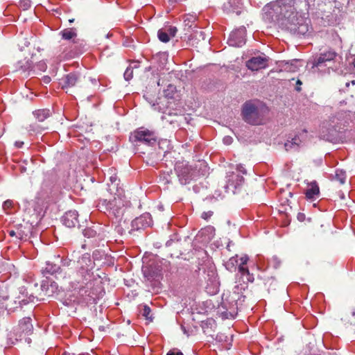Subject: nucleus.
<instances>
[{
  "mask_svg": "<svg viewBox=\"0 0 355 355\" xmlns=\"http://www.w3.org/2000/svg\"><path fill=\"white\" fill-rule=\"evenodd\" d=\"M62 38L64 40H71L76 36V33L71 28H66L60 32Z\"/></svg>",
  "mask_w": 355,
  "mask_h": 355,
  "instance_id": "18",
  "label": "nucleus"
},
{
  "mask_svg": "<svg viewBox=\"0 0 355 355\" xmlns=\"http://www.w3.org/2000/svg\"><path fill=\"white\" fill-rule=\"evenodd\" d=\"M80 83V76L76 73H69L59 80V85L62 89H65L67 93L69 92L70 89L78 86Z\"/></svg>",
  "mask_w": 355,
  "mask_h": 355,
  "instance_id": "7",
  "label": "nucleus"
},
{
  "mask_svg": "<svg viewBox=\"0 0 355 355\" xmlns=\"http://www.w3.org/2000/svg\"><path fill=\"white\" fill-rule=\"evenodd\" d=\"M19 328L21 332L30 334L33 329L31 318H24L21 320L19 323Z\"/></svg>",
  "mask_w": 355,
  "mask_h": 355,
  "instance_id": "13",
  "label": "nucleus"
},
{
  "mask_svg": "<svg viewBox=\"0 0 355 355\" xmlns=\"http://www.w3.org/2000/svg\"><path fill=\"white\" fill-rule=\"evenodd\" d=\"M239 270L243 275H247L250 276L249 270L247 267L245 266V265H239Z\"/></svg>",
  "mask_w": 355,
  "mask_h": 355,
  "instance_id": "27",
  "label": "nucleus"
},
{
  "mask_svg": "<svg viewBox=\"0 0 355 355\" xmlns=\"http://www.w3.org/2000/svg\"><path fill=\"white\" fill-rule=\"evenodd\" d=\"M78 213L76 211H69L62 217L63 224L69 228L74 227L78 223Z\"/></svg>",
  "mask_w": 355,
  "mask_h": 355,
  "instance_id": "12",
  "label": "nucleus"
},
{
  "mask_svg": "<svg viewBox=\"0 0 355 355\" xmlns=\"http://www.w3.org/2000/svg\"><path fill=\"white\" fill-rule=\"evenodd\" d=\"M124 78L126 80H129L132 78V69H127L124 73Z\"/></svg>",
  "mask_w": 355,
  "mask_h": 355,
  "instance_id": "28",
  "label": "nucleus"
},
{
  "mask_svg": "<svg viewBox=\"0 0 355 355\" xmlns=\"http://www.w3.org/2000/svg\"><path fill=\"white\" fill-rule=\"evenodd\" d=\"M268 65V58L263 56L253 57L246 62V67L251 71L265 69Z\"/></svg>",
  "mask_w": 355,
  "mask_h": 355,
  "instance_id": "8",
  "label": "nucleus"
},
{
  "mask_svg": "<svg viewBox=\"0 0 355 355\" xmlns=\"http://www.w3.org/2000/svg\"><path fill=\"white\" fill-rule=\"evenodd\" d=\"M29 69V67H23L22 66L20 67V68H19L17 70H21L23 71H26Z\"/></svg>",
  "mask_w": 355,
  "mask_h": 355,
  "instance_id": "39",
  "label": "nucleus"
},
{
  "mask_svg": "<svg viewBox=\"0 0 355 355\" xmlns=\"http://www.w3.org/2000/svg\"><path fill=\"white\" fill-rule=\"evenodd\" d=\"M124 202L125 201L121 193H115L114 196H112L110 193L106 198L100 200L102 206L105 207V211L116 218H120L123 215L125 211Z\"/></svg>",
  "mask_w": 355,
  "mask_h": 355,
  "instance_id": "3",
  "label": "nucleus"
},
{
  "mask_svg": "<svg viewBox=\"0 0 355 355\" xmlns=\"http://www.w3.org/2000/svg\"><path fill=\"white\" fill-rule=\"evenodd\" d=\"M157 36L159 40L162 42L166 43L170 40V36L168 32H165L162 29L158 31Z\"/></svg>",
  "mask_w": 355,
  "mask_h": 355,
  "instance_id": "22",
  "label": "nucleus"
},
{
  "mask_svg": "<svg viewBox=\"0 0 355 355\" xmlns=\"http://www.w3.org/2000/svg\"><path fill=\"white\" fill-rule=\"evenodd\" d=\"M266 108L257 106L251 101L244 103L242 115L245 122L251 125H260L263 123Z\"/></svg>",
  "mask_w": 355,
  "mask_h": 355,
  "instance_id": "4",
  "label": "nucleus"
},
{
  "mask_svg": "<svg viewBox=\"0 0 355 355\" xmlns=\"http://www.w3.org/2000/svg\"><path fill=\"white\" fill-rule=\"evenodd\" d=\"M41 128L42 130H46V129H48V126L47 125L46 126H43V127H41Z\"/></svg>",
  "mask_w": 355,
  "mask_h": 355,
  "instance_id": "42",
  "label": "nucleus"
},
{
  "mask_svg": "<svg viewBox=\"0 0 355 355\" xmlns=\"http://www.w3.org/2000/svg\"><path fill=\"white\" fill-rule=\"evenodd\" d=\"M8 234L12 237H13V236H16L17 237V233H16L15 230H10V231H9Z\"/></svg>",
  "mask_w": 355,
  "mask_h": 355,
  "instance_id": "37",
  "label": "nucleus"
},
{
  "mask_svg": "<svg viewBox=\"0 0 355 355\" xmlns=\"http://www.w3.org/2000/svg\"><path fill=\"white\" fill-rule=\"evenodd\" d=\"M306 197L309 199L314 198V197L319 194V187L316 182H312L309 184V188L306 189Z\"/></svg>",
  "mask_w": 355,
  "mask_h": 355,
  "instance_id": "16",
  "label": "nucleus"
},
{
  "mask_svg": "<svg viewBox=\"0 0 355 355\" xmlns=\"http://www.w3.org/2000/svg\"><path fill=\"white\" fill-rule=\"evenodd\" d=\"M230 182H232V185L234 186L235 188L242 185L244 182V178L240 175H235L232 177L230 180Z\"/></svg>",
  "mask_w": 355,
  "mask_h": 355,
  "instance_id": "20",
  "label": "nucleus"
},
{
  "mask_svg": "<svg viewBox=\"0 0 355 355\" xmlns=\"http://www.w3.org/2000/svg\"><path fill=\"white\" fill-rule=\"evenodd\" d=\"M196 17L192 15H187L184 18V24L189 28H191L195 22Z\"/></svg>",
  "mask_w": 355,
  "mask_h": 355,
  "instance_id": "21",
  "label": "nucleus"
},
{
  "mask_svg": "<svg viewBox=\"0 0 355 355\" xmlns=\"http://www.w3.org/2000/svg\"><path fill=\"white\" fill-rule=\"evenodd\" d=\"M248 281H251L252 282V280H251L250 277H249V278H248Z\"/></svg>",
  "mask_w": 355,
  "mask_h": 355,
  "instance_id": "47",
  "label": "nucleus"
},
{
  "mask_svg": "<svg viewBox=\"0 0 355 355\" xmlns=\"http://www.w3.org/2000/svg\"><path fill=\"white\" fill-rule=\"evenodd\" d=\"M199 34H200V36L204 35V33L202 31H200Z\"/></svg>",
  "mask_w": 355,
  "mask_h": 355,
  "instance_id": "44",
  "label": "nucleus"
},
{
  "mask_svg": "<svg viewBox=\"0 0 355 355\" xmlns=\"http://www.w3.org/2000/svg\"><path fill=\"white\" fill-rule=\"evenodd\" d=\"M141 219H142V218H137V220H141Z\"/></svg>",
  "mask_w": 355,
  "mask_h": 355,
  "instance_id": "48",
  "label": "nucleus"
},
{
  "mask_svg": "<svg viewBox=\"0 0 355 355\" xmlns=\"http://www.w3.org/2000/svg\"><path fill=\"white\" fill-rule=\"evenodd\" d=\"M51 114V111L48 109H40L33 112L34 116L40 122H43L44 120L49 119Z\"/></svg>",
  "mask_w": 355,
  "mask_h": 355,
  "instance_id": "15",
  "label": "nucleus"
},
{
  "mask_svg": "<svg viewBox=\"0 0 355 355\" xmlns=\"http://www.w3.org/2000/svg\"><path fill=\"white\" fill-rule=\"evenodd\" d=\"M175 170L178 177L187 180L190 177L192 168L185 162H179L175 164Z\"/></svg>",
  "mask_w": 355,
  "mask_h": 355,
  "instance_id": "11",
  "label": "nucleus"
},
{
  "mask_svg": "<svg viewBox=\"0 0 355 355\" xmlns=\"http://www.w3.org/2000/svg\"><path fill=\"white\" fill-rule=\"evenodd\" d=\"M36 66L41 71H45L46 68V65L44 62H38Z\"/></svg>",
  "mask_w": 355,
  "mask_h": 355,
  "instance_id": "31",
  "label": "nucleus"
},
{
  "mask_svg": "<svg viewBox=\"0 0 355 355\" xmlns=\"http://www.w3.org/2000/svg\"><path fill=\"white\" fill-rule=\"evenodd\" d=\"M16 233H17V239H23V238H24V232L19 228L17 229Z\"/></svg>",
  "mask_w": 355,
  "mask_h": 355,
  "instance_id": "34",
  "label": "nucleus"
},
{
  "mask_svg": "<svg viewBox=\"0 0 355 355\" xmlns=\"http://www.w3.org/2000/svg\"><path fill=\"white\" fill-rule=\"evenodd\" d=\"M301 143L302 140L300 139V136L296 135L292 139L291 141H288L286 143H285L284 147L286 150L288 151L293 148H298Z\"/></svg>",
  "mask_w": 355,
  "mask_h": 355,
  "instance_id": "17",
  "label": "nucleus"
},
{
  "mask_svg": "<svg viewBox=\"0 0 355 355\" xmlns=\"http://www.w3.org/2000/svg\"><path fill=\"white\" fill-rule=\"evenodd\" d=\"M296 85H297V87H296V90L297 92H300L301 91V87H300L301 85H302V82L301 80H297V82H296Z\"/></svg>",
  "mask_w": 355,
  "mask_h": 355,
  "instance_id": "36",
  "label": "nucleus"
},
{
  "mask_svg": "<svg viewBox=\"0 0 355 355\" xmlns=\"http://www.w3.org/2000/svg\"><path fill=\"white\" fill-rule=\"evenodd\" d=\"M248 260V258L247 257H241L240 265H245L247 263Z\"/></svg>",
  "mask_w": 355,
  "mask_h": 355,
  "instance_id": "35",
  "label": "nucleus"
},
{
  "mask_svg": "<svg viewBox=\"0 0 355 355\" xmlns=\"http://www.w3.org/2000/svg\"><path fill=\"white\" fill-rule=\"evenodd\" d=\"M8 202H5V204H7V205H9V203H8Z\"/></svg>",
  "mask_w": 355,
  "mask_h": 355,
  "instance_id": "49",
  "label": "nucleus"
},
{
  "mask_svg": "<svg viewBox=\"0 0 355 355\" xmlns=\"http://www.w3.org/2000/svg\"><path fill=\"white\" fill-rule=\"evenodd\" d=\"M334 180L338 181L341 184H345L346 180L345 172L343 170H336L335 172Z\"/></svg>",
  "mask_w": 355,
  "mask_h": 355,
  "instance_id": "19",
  "label": "nucleus"
},
{
  "mask_svg": "<svg viewBox=\"0 0 355 355\" xmlns=\"http://www.w3.org/2000/svg\"><path fill=\"white\" fill-rule=\"evenodd\" d=\"M342 322L345 328L355 325V309L351 311L350 313H346L342 318Z\"/></svg>",
  "mask_w": 355,
  "mask_h": 355,
  "instance_id": "14",
  "label": "nucleus"
},
{
  "mask_svg": "<svg viewBox=\"0 0 355 355\" xmlns=\"http://www.w3.org/2000/svg\"><path fill=\"white\" fill-rule=\"evenodd\" d=\"M8 202H5V204H7V205H9V203H8Z\"/></svg>",
  "mask_w": 355,
  "mask_h": 355,
  "instance_id": "50",
  "label": "nucleus"
},
{
  "mask_svg": "<svg viewBox=\"0 0 355 355\" xmlns=\"http://www.w3.org/2000/svg\"><path fill=\"white\" fill-rule=\"evenodd\" d=\"M213 215V211H204L201 214V218L205 220H208L211 216Z\"/></svg>",
  "mask_w": 355,
  "mask_h": 355,
  "instance_id": "29",
  "label": "nucleus"
},
{
  "mask_svg": "<svg viewBox=\"0 0 355 355\" xmlns=\"http://www.w3.org/2000/svg\"><path fill=\"white\" fill-rule=\"evenodd\" d=\"M95 263L92 260L91 256L88 253L83 254L76 261V270H90L93 271Z\"/></svg>",
  "mask_w": 355,
  "mask_h": 355,
  "instance_id": "9",
  "label": "nucleus"
},
{
  "mask_svg": "<svg viewBox=\"0 0 355 355\" xmlns=\"http://www.w3.org/2000/svg\"><path fill=\"white\" fill-rule=\"evenodd\" d=\"M114 189H115L114 187H112V186L109 187V191H113Z\"/></svg>",
  "mask_w": 355,
  "mask_h": 355,
  "instance_id": "41",
  "label": "nucleus"
},
{
  "mask_svg": "<svg viewBox=\"0 0 355 355\" xmlns=\"http://www.w3.org/2000/svg\"><path fill=\"white\" fill-rule=\"evenodd\" d=\"M83 234L88 238L94 237L96 235V231L90 227L86 228L83 230Z\"/></svg>",
  "mask_w": 355,
  "mask_h": 355,
  "instance_id": "24",
  "label": "nucleus"
},
{
  "mask_svg": "<svg viewBox=\"0 0 355 355\" xmlns=\"http://www.w3.org/2000/svg\"><path fill=\"white\" fill-rule=\"evenodd\" d=\"M31 0H20L19 6L24 10H27L31 7Z\"/></svg>",
  "mask_w": 355,
  "mask_h": 355,
  "instance_id": "26",
  "label": "nucleus"
},
{
  "mask_svg": "<svg viewBox=\"0 0 355 355\" xmlns=\"http://www.w3.org/2000/svg\"><path fill=\"white\" fill-rule=\"evenodd\" d=\"M294 3L293 0H279L265 6L264 10L271 15L270 10H272L286 18V28L292 34L304 35L309 31L310 20L294 12Z\"/></svg>",
  "mask_w": 355,
  "mask_h": 355,
  "instance_id": "1",
  "label": "nucleus"
},
{
  "mask_svg": "<svg viewBox=\"0 0 355 355\" xmlns=\"http://www.w3.org/2000/svg\"><path fill=\"white\" fill-rule=\"evenodd\" d=\"M177 28L176 27H170L168 30V33L169 35V36H172V37H174L175 35V33H177Z\"/></svg>",
  "mask_w": 355,
  "mask_h": 355,
  "instance_id": "30",
  "label": "nucleus"
},
{
  "mask_svg": "<svg viewBox=\"0 0 355 355\" xmlns=\"http://www.w3.org/2000/svg\"><path fill=\"white\" fill-rule=\"evenodd\" d=\"M69 23H72L74 21V19H69Z\"/></svg>",
  "mask_w": 355,
  "mask_h": 355,
  "instance_id": "43",
  "label": "nucleus"
},
{
  "mask_svg": "<svg viewBox=\"0 0 355 355\" xmlns=\"http://www.w3.org/2000/svg\"><path fill=\"white\" fill-rule=\"evenodd\" d=\"M336 53L334 51H327L324 53L316 55L313 61H310L313 69L317 68L318 70H321L323 67L327 66V63L331 62L335 59Z\"/></svg>",
  "mask_w": 355,
  "mask_h": 355,
  "instance_id": "5",
  "label": "nucleus"
},
{
  "mask_svg": "<svg viewBox=\"0 0 355 355\" xmlns=\"http://www.w3.org/2000/svg\"><path fill=\"white\" fill-rule=\"evenodd\" d=\"M228 42L233 46H241L245 42L244 30H236L230 33Z\"/></svg>",
  "mask_w": 355,
  "mask_h": 355,
  "instance_id": "10",
  "label": "nucleus"
},
{
  "mask_svg": "<svg viewBox=\"0 0 355 355\" xmlns=\"http://www.w3.org/2000/svg\"><path fill=\"white\" fill-rule=\"evenodd\" d=\"M151 310L150 309V307L147 305H145L144 307V309H143V313H142V315L144 316L146 318V319L147 320H152V316H151Z\"/></svg>",
  "mask_w": 355,
  "mask_h": 355,
  "instance_id": "25",
  "label": "nucleus"
},
{
  "mask_svg": "<svg viewBox=\"0 0 355 355\" xmlns=\"http://www.w3.org/2000/svg\"><path fill=\"white\" fill-rule=\"evenodd\" d=\"M132 142H140L146 145H152L156 142V138L153 132L148 130H141L134 132L130 137Z\"/></svg>",
  "mask_w": 355,
  "mask_h": 355,
  "instance_id": "6",
  "label": "nucleus"
},
{
  "mask_svg": "<svg viewBox=\"0 0 355 355\" xmlns=\"http://www.w3.org/2000/svg\"><path fill=\"white\" fill-rule=\"evenodd\" d=\"M351 83L352 85H355V80H352Z\"/></svg>",
  "mask_w": 355,
  "mask_h": 355,
  "instance_id": "46",
  "label": "nucleus"
},
{
  "mask_svg": "<svg viewBox=\"0 0 355 355\" xmlns=\"http://www.w3.org/2000/svg\"><path fill=\"white\" fill-rule=\"evenodd\" d=\"M167 355H183L182 352L179 351V350H177V349H173V350H170L168 353H167Z\"/></svg>",
  "mask_w": 355,
  "mask_h": 355,
  "instance_id": "32",
  "label": "nucleus"
},
{
  "mask_svg": "<svg viewBox=\"0 0 355 355\" xmlns=\"http://www.w3.org/2000/svg\"><path fill=\"white\" fill-rule=\"evenodd\" d=\"M79 355H89L88 353H85V354H79Z\"/></svg>",
  "mask_w": 355,
  "mask_h": 355,
  "instance_id": "45",
  "label": "nucleus"
},
{
  "mask_svg": "<svg viewBox=\"0 0 355 355\" xmlns=\"http://www.w3.org/2000/svg\"><path fill=\"white\" fill-rule=\"evenodd\" d=\"M110 181L112 182V183H114L116 180L117 178H116V175H114L110 176Z\"/></svg>",
  "mask_w": 355,
  "mask_h": 355,
  "instance_id": "38",
  "label": "nucleus"
},
{
  "mask_svg": "<svg viewBox=\"0 0 355 355\" xmlns=\"http://www.w3.org/2000/svg\"><path fill=\"white\" fill-rule=\"evenodd\" d=\"M58 269L59 266L58 265L46 263V267L44 270L49 274H53L56 272Z\"/></svg>",
  "mask_w": 355,
  "mask_h": 355,
  "instance_id": "23",
  "label": "nucleus"
},
{
  "mask_svg": "<svg viewBox=\"0 0 355 355\" xmlns=\"http://www.w3.org/2000/svg\"><path fill=\"white\" fill-rule=\"evenodd\" d=\"M232 140H233L232 138L230 136H227L223 138V142H224V144H225L227 145L231 144L232 142Z\"/></svg>",
  "mask_w": 355,
  "mask_h": 355,
  "instance_id": "33",
  "label": "nucleus"
},
{
  "mask_svg": "<svg viewBox=\"0 0 355 355\" xmlns=\"http://www.w3.org/2000/svg\"><path fill=\"white\" fill-rule=\"evenodd\" d=\"M23 144V142H21V143H19V142H16V146L18 147V148H21V146Z\"/></svg>",
  "mask_w": 355,
  "mask_h": 355,
  "instance_id": "40",
  "label": "nucleus"
},
{
  "mask_svg": "<svg viewBox=\"0 0 355 355\" xmlns=\"http://www.w3.org/2000/svg\"><path fill=\"white\" fill-rule=\"evenodd\" d=\"M98 279L95 277L94 272L90 270H76L71 278V284L74 290H77L82 296L89 297V302L91 300L95 302L96 294L94 292L95 282Z\"/></svg>",
  "mask_w": 355,
  "mask_h": 355,
  "instance_id": "2",
  "label": "nucleus"
}]
</instances>
